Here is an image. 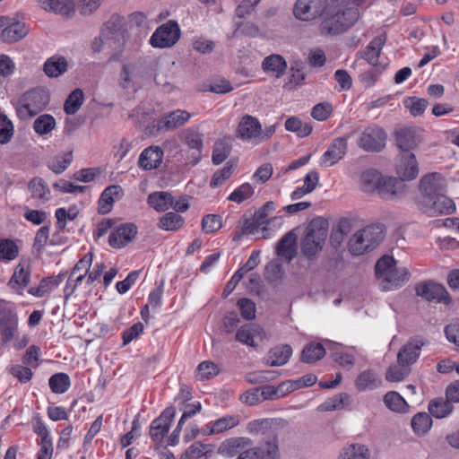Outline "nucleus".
<instances>
[{
  "mask_svg": "<svg viewBox=\"0 0 459 459\" xmlns=\"http://www.w3.org/2000/svg\"><path fill=\"white\" fill-rule=\"evenodd\" d=\"M164 152L157 145L145 148L138 159V166L143 170H152L160 167L163 160Z\"/></svg>",
  "mask_w": 459,
  "mask_h": 459,
  "instance_id": "nucleus-22",
  "label": "nucleus"
},
{
  "mask_svg": "<svg viewBox=\"0 0 459 459\" xmlns=\"http://www.w3.org/2000/svg\"><path fill=\"white\" fill-rule=\"evenodd\" d=\"M19 247L9 238L0 239V261L10 262L19 255Z\"/></svg>",
  "mask_w": 459,
  "mask_h": 459,
  "instance_id": "nucleus-44",
  "label": "nucleus"
},
{
  "mask_svg": "<svg viewBox=\"0 0 459 459\" xmlns=\"http://www.w3.org/2000/svg\"><path fill=\"white\" fill-rule=\"evenodd\" d=\"M84 100L83 92L81 89L74 90L64 104V110L68 115L75 114L82 107Z\"/></svg>",
  "mask_w": 459,
  "mask_h": 459,
  "instance_id": "nucleus-47",
  "label": "nucleus"
},
{
  "mask_svg": "<svg viewBox=\"0 0 459 459\" xmlns=\"http://www.w3.org/2000/svg\"><path fill=\"white\" fill-rule=\"evenodd\" d=\"M410 373V368L405 365H392L385 373V379L390 382H400Z\"/></svg>",
  "mask_w": 459,
  "mask_h": 459,
  "instance_id": "nucleus-56",
  "label": "nucleus"
},
{
  "mask_svg": "<svg viewBox=\"0 0 459 459\" xmlns=\"http://www.w3.org/2000/svg\"><path fill=\"white\" fill-rule=\"evenodd\" d=\"M260 124L259 120L251 115L243 116L238 122L236 136L244 142L258 144Z\"/></svg>",
  "mask_w": 459,
  "mask_h": 459,
  "instance_id": "nucleus-14",
  "label": "nucleus"
},
{
  "mask_svg": "<svg viewBox=\"0 0 459 459\" xmlns=\"http://www.w3.org/2000/svg\"><path fill=\"white\" fill-rule=\"evenodd\" d=\"M260 459H277L278 458V444L275 437L266 441V443L259 448Z\"/></svg>",
  "mask_w": 459,
  "mask_h": 459,
  "instance_id": "nucleus-63",
  "label": "nucleus"
},
{
  "mask_svg": "<svg viewBox=\"0 0 459 459\" xmlns=\"http://www.w3.org/2000/svg\"><path fill=\"white\" fill-rule=\"evenodd\" d=\"M264 278L270 283L279 282L283 275L284 270L282 265L278 261L269 262L264 268Z\"/></svg>",
  "mask_w": 459,
  "mask_h": 459,
  "instance_id": "nucleus-52",
  "label": "nucleus"
},
{
  "mask_svg": "<svg viewBox=\"0 0 459 459\" xmlns=\"http://www.w3.org/2000/svg\"><path fill=\"white\" fill-rule=\"evenodd\" d=\"M102 37L110 43L117 46L123 45L127 39L125 20L119 15H112L101 27Z\"/></svg>",
  "mask_w": 459,
  "mask_h": 459,
  "instance_id": "nucleus-9",
  "label": "nucleus"
},
{
  "mask_svg": "<svg viewBox=\"0 0 459 459\" xmlns=\"http://www.w3.org/2000/svg\"><path fill=\"white\" fill-rule=\"evenodd\" d=\"M325 354L324 346L320 343H309L303 348L301 359L306 363H314Z\"/></svg>",
  "mask_w": 459,
  "mask_h": 459,
  "instance_id": "nucleus-46",
  "label": "nucleus"
},
{
  "mask_svg": "<svg viewBox=\"0 0 459 459\" xmlns=\"http://www.w3.org/2000/svg\"><path fill=\"white\" fill-rule=\"evenodd\" d=\"M66 70L67 61L63 56H51L44 64V72L48 77H58Z\"/></svg>",
  "mask_w": 459,
  "mask_h": 459,
  "instance_id": "nucleus-36",
  "label": "nucleus"
},
{
  "mask_svg": "<svg viewBox=\"0 0 459 459\" xmlns=\"http://www.w3.org/2000/svg\"><path fill=\"white\" fill-rule=\"evenodd\" d=\"M385 65H377L372 66L370 69L364 71L359 75L360 82L366 86V87H371L373 86L376 82L378 80L380 74L385 70Z\"/></svg>",
  "mask_w": 459,
  "mask_h": 459,
  "instance_id": "nucleus-58",
  "label": "nucleus"
},
{
  "mask_svg": "<svg viewBox=\"0 0 459 459\" xmlns=\"http://www.w3.org/2000/svg\"><path fill=\"white\" fill-rule=\"evenodd\" d=\"M428 105L427 100L417 97H410L404 100V106L410 109L411 114L414 117L422 115Z\"/></svg>",
  "mask_w": 459,
  "mask_h": 459,
  "instance_id": "nucleus-59",
  "label": "nucleus"
},
{
  "mask_svg": "<svg viewBox=\"0 0 459 459\" xmlns=\"http://www.w3.org/2000/svg\"><path fill=\"white\" fill-rule=\"evenodd\" d=\"M285 129L289 132H293L299 137H306L312 132V126L310 123H303L299 117H291L285 121Z\"/></svg>",
  "mask_w": 459,
  "mask_h": 459,
  "instance_id": "nucleus-43",
  "label": "nucleus"
},
{
  "mask_svg": "<svg viewBox=\"0 0 459 459\" xmlns=\"http://www.w3.org/2000/svg\"><path fill=\"white\" fill-rule=\"evenodd\" d=\"M137 228L133 223H126L113 230L108 237V244L114 248H122L136 236Z\"/></svg>",
  "mask_w": 459,
  "mask_h": 459,
  "instance_id": "nucleus-18",
  "label": "nucleus"
},
{
  "mask_svg": "<svg viewBox=\"0 0 459 459\" xmlns=\"http://www.w3.org/2000/svg\"><path fill=\"white\" fill-rule=\"evenodd\" d=\"M386 134L377 126H368L361 133L358 145L365 152H378L385 146Z\"/></svg>",
  "mask_w": 459,
  "mask_h": 459,
  "instance_id": "nucleus-8",
  "label": "nucleus"
},
{
  "mask_svg": "<svg viewBox=\"0 0 459 459\" xmlns=\"http://www.w3.org/2000/svg\"><path fill=\"white\" fill-rule=\"evenodd\" d=\"M277 255L290 262L297 254V236L293 231L285 234L278 242L276 247Z\"/></svg>",
  "mask_w": 459,
  "mask_h": 459,
  "instance_id": "nucleus-30",
  "label": "nucleus"
},
{
  "mask_svg": "<svg viewBox=\"0 0 459 459\" xmlns=\"http://www.w3.org/2000/svg\"><path fill=\"white\" fill-rule=\"evenodd\" d=\"M28 187L33 198L42 203H46L51 199L50 189L41 178H33L30 181Z\"/></svg>",
  "mask_w": 459,
  "mask_h": 459,
  "instance_id": "nucleus-35",
  "label": "nucleus"
},
{
  "mask_svg": "<svg viewBox=\"0 0 459 459\" xmlns=\"http://www.w3.org/2000/svg\"><path fill=\"white\" fill-rule=\"evenodd\" d=\"M219 366L211 360L201 362L196 368L195 377L200 380H207L216 377L220 373Z\"/></svg>",
  "mask_w": 459,
  "mask_h": 459,
  "instance_id": "nucleus-48",
  "label": "nucleus"
},
{
  "mask_svg": "<svg viewBox=\"0 0 459 459\" xmlns=\"http://www.w3.org/2000/svg\"><path fill=\"white\" fill-rule=\"evenodd\" d=\"M144 66L140 62L125 64L119 74V85L123 89L136 88L144 77Z\"/></svg>",
  "mask_w": 459,
  "mask_h": 459,
  "instance_id": "nucleus-11",
  "label": "nucleus"
},
{
  "mask_svg": "<svg viewBox=\"0 0 459 459\" xmlns=\"http://www.w3.org/2000/svg\"><path fill=\"white\" fill-rule=\"evenodd\" d=\"M365 0H297L294 16L300 21L323 17L318 30L322 36H337L352 27L359 18L358 7Z\"/></svg>",
  "mask_w": 459,
  "mask_h": 459,
  "instance_id": "nucleus-1",
  "label": "nucleus"
},
{
  "mask_svg": "<svg viewBox=\"0 0 459 459\" xmlns=\"http://www.w3.org/2000/svg\"><path fill=\"white\" fill-rule=\"evenodd\" d=\"M49 102L48 94L41 89H33L25 92L21 99L19 113L35 116L43 110Z\"/></svg>",
  "mask_w": 459,
  "mask_h": 459,
  "instance_id": "nucleus-5",
  "label": "nucleus"
},
{
  "mask_svg": "<svg viewBox=\"0 0 459 459\" xmlns=\"http://www.w3.org/2000/svg\"><path fill=\"white\" fill-rule=\"evenodd\" d=\"M252 445V441L248 437H230L222 441L218 448V453L223 456L233 457L240 450L247 448Z\"/></svg>",
  "mask_w": 459,
  "mask_h": 459,
  "instance_id": "nucleus-28",
  "label": "nucleus"
},
{
  "mask_svg": "<svg viewBox=\"0 0 459 459\" xmlns=\"http://www.w3.org/2000/svg\"><path fill=\"white\" fill-rule=\"evenodd\" d=\"M191 117V114L183 109H176L157 119L153 127L157 133L172 131L185 125Z\"/></svg>",
  "mask_w": 459,
  "mask_h": 459,
  "instance_id": "nucleus-15",
  "label": "nucleus"
},
{
  "mask_svg": "<svg viewBox=\"0 0 459 459\" xmlns=\"http://www.w3.org/2000/svg\"><path fill=\"white\" fill-rule=\"evenodd\" d=\"M30 267L28 264L20 262L14 268L13 273L7 285L18 295H23L24 290L30 282Z\"/></svg>",
  "mask_w": 459,
  "mask_h": 459,
  "instance_id": "nucleus-17",
  "label": "nucleus"
},
{
  "mask_svg": "<svg viewBox=\"0 0 459 459\" xmlns=\"http://www.w3.org/2000/svg\"><path fill=\"white\" fill-rule=\"evenodd\" d=\"M18 329V316L13 311H7L0 317V333L4 342L12 341Z\"/></svg>",
  "mask_w": 459,
  "mask_h": 459,
  "instance_id": "nucleus-31",
  "label": "nucleus"
},
{
  "mask_svg": "<svg viewBox=\"0 0 459 459\" xmlns=\"http://www.w3.org/2000/svg\"><path fill=\"white\" fill-rule=\"evenodd\" d=\"M180 38V29L177 22L169 21L160 26L152 35L150 43L154 48H169Z\"/></svg>",
  "mask_w": 459,
  "mask_h": 459,
  "instance_id": "nucleus-7",
  "label": "nucleus"
},
{
  "mask_svg": "<svg viewBox=\"0 0 459 459\" xmlns=\"http://www.w3.org/2000/svg\"><path fill=\"white\" fill-rule=\"evenodd\" d=\"M231 144L227 139H220L214 143L212 161L214 165L222 163L230 154Z\"/></svg>",
  "mask_w": 459,
  "mask_h": 459,
  "instance_id": "nucleus-42",
  "label": "nucleus"
},
{
  "mask_svg": "<svg viewBox=\"0 0 459 459\" xmlns=\"http://www.w3.org/2000/svg\"><path fill=\"white\" fill-rule=\"evenodd\" d=\"M415 290L418 296L430 302L446 305L452 302V298L446 288L442 284L434 281L422 282L417 285Z\"/></svg>",
  "mask_w": 459,
  "mask_h": 459,
  "instance_id": "nucleus-10",
  "label": "nucleus"
},
{
  "mask_svg": "<svg viewBox=\"0 0 459 459\" xmlns=\"http://www.w3.org/2000/svg\"><path fill=\"white\" fill-rule=\"evenodd\" d=\"M369 449L365 445L351 444L342 449L339 459H369Z\"/></svg>",
  "mask_w": 459,
  "mask_h": 459,
  "instance_id": "nucleus-37",
  "label": "nucleus"
},
{
  "mask_svg": "<svg viewBox=\"0 0 459 459\" xmlns=\"http://www.w3.org/2000/svg\"><path fill=\"white\" fill-rule=\"evenodd\" d=\"M327 237V223L321 218L313 220L307 230L302 240L301 249L303 254L311 257L316 255L323 247Z\"/></svg>",
  "mask_w": 459,
  "mask_h": 459,
  "instance_id": "nucleus-4",
  "label": "nucleus"
},
{
  "mask_svg": "<svg viewBox=\"0 0 459 459\" xmlns=\"http://www.w3.org/2000/svg\"><path fill=\"white\" fill-rule=\"evenodd\" d=\"M124 191L119 185H112L104 189L99 199L98 211L101 214L108 213L116 200L123 196Z\"/></svg>",
  "mask_w": 459,
  "mask_h": 459,
  "instance_id": "nucleus-27",
  "label": "nucleus"
},
{
  "mask_svg": "<svg viewBox=\"0 0 459 459\" xmlns=\"http://www.w3.org/2000/svg\"><path fill=\"white\" fill-rule=\"evenodd\" d=\"M453 409L452 402H449L446 398V400L443 398L434 399L429 403V413L437 419L448 416Z\"/></svg>",
  "mask_w": 459,
  "mask_h": 459,
  "instance_id": "nucleus-38",
  "label": "nucleus"
},
{
  "mask_svg": "<svg viewBox=\"0 0 459 459\" xmlns=\"http://www.w3.org/2000/svg\"><path fill=\"white\" fill-rule=\"evenodd\" d=\"M426 201H417V207L423 213L429 216L438 214H450L455 210L454 201L441 192Z\"/></svg>",
  "mask_w": 459,
  "mask_h": 459,
  "instance_id": "nucleus-6",
  "label": "nucleus"
},
{
  "mask_svg": "<svg viewBox=\"0 0 459 459\" xmlns=\"http://www.w3.org/2000/svg\"><path fill=\"white\" fill-rule=\"evenodd\" d=\"M240 423V417L237 414H230L222 416L214 421H212L210 425H206L203 431L205 435L212 436L216 434H221L225 431L232 429L238 426Z\"/></svg>",
  "mask_w": 459,
  "mask_h": 459,
  "instance_id": "nucleus-24",
  "label": "nucleus"
},
{
  "mask_svg": "<svg viewBox=\"0 0 459 459\" xmlns=\"http://www.w3.org/2000/svg\"><path fill=\"white\" fill-rule=\"evenodd\" d=\"M397 184L398 181L394 178L382 177L376 190L382 198H391L397 192Z\"/></svg>",
  "mask_w": 459,
  "mask_h": 459,
  "instance_id": "nucleus-50",
  "label": "nucleus"
},
{
  "mask_svg": "<svg viewBox=\"0 0 459 459\" xmlns=\"http://www.w3.org/2000/svg\"><path fill=\"white\" fill-rule=\"evenodd\" d=\"M260 230H262V238H265L267 237L265 232H267L268 230L266 226H264V222L258 221L255 215L251 218L244 217L242 219L241 233L243 235L255 236L259 233Z\"/></svg>",
  "mask_w": 459,
  "mask_h": 459,
  "instance_id": "nucleus-41",
  "label": "nucleus"
},
{
  "mask_svg": "<svg viewBox=\"0 0 459 459\" xmlns=\"http://www.w3.org/2000/svg\"><path fill=\"white\" fill-rule=\"evenodd\" d=\"M276 209V204L273 201L266 202L260 209L255 212L254 215L257 218L258 221L264 222V226H266L268 230V226L272 221L277 219V217H273L271 219H267L268 215L273 212Z\"/></svg>",
  "mask_w": 459,
  "mask_h": 459,
  "instance_id": "nucleus-60",
  "label": "nucleus"
},
{
  "mask_svg": "<svg viewBox=\"0 0 459 459\" xmlns=\"http://www.w3.org/2000/svg\"><path fill=\"white\" fill-rule=\"evenodd\" d=\"M384 403L390 410L396 412H405L408 407L407 403L397 392L391 391L384 396Z\"/></svg>",
  "mask_w": 459,
  "mask_h": 459,
  "instance_id": "nucleus-51",
  "label": "nucleus"
},
{
  "mask_svg": "<svg viewBox=\"0 0 459 459\" xmlns=\"http://www.w3.org/2000/svg\"><path fill=\"white\" fill-rule=\"evenodd\" d=\"M394 139L397 147L403 153H411L410 151L417 148L420 142L419 130L416 127H403L396 130Z\"/></svg>",
  "mask_w": 459,
  "mask_h": 459,
  "instance_id": "nucleus-19",
  "label": "nucleus"
},
{
  "mask_svg": "<svg viewBox=\"0 0 459 459\" xmlns=\"http://www.w3.org/2000/svg\"><path fill=\"white\" fill-rule=\"evenodd\" d=\"M48 385L53 393L64 394L69 389L71 380L65 373H56L50 377Z\"/></svg>",
  "mask_w": 459,
  "mask_h": 459,
  "instance_id": "nucleus-45",
  "label": "nucleus"
},
{
  "mask_svg": "<svg viewBox=\"0 0 459 459\" xmlns=\"http://www.w3.org/2000/svg\"><path fill=\"white\" fill-rule=\"evenodd\" d=\"M234 167L235 165L232 163V161L227 162L221 169L217 170L213 174L210 182V186L212 187H218L221 186L227 179L230 178L234 170Z\"/></svg>",
  "mask_w": 459,
  "mask_h": 459,
  "instance_id": "nucleus-55",
  "label": "nucleus"
},
{
  "mask_svg": "<svg viewBox=\"0 0 459 459\" xmlns=\"http://www.w3.org/2000/svg\"><path fill=\"white\" fill-rule=\"evenodd\" d=\"M172 195L167 192H154L148 195L147 202L157 212H164L169 208Z\"/></svg>",
  "mask_w": 459,
  "mask_h": 459,
  "instance_id": "nucleus-40",
  "label": "nucleus"
},
{
  "mask_svg": "<svg viewBox=\"0 0 459 459\" xmlns=\"http://www.w3.org/2000/svg\"><path fill=\"white\" fill-rule=\"evenodd\" d=\"M40 7L48 12L69 15L74 11L73 0H39Z\"/></svg>",
  "mask_w": 459,
  "mask_h": 459,
  "instance_id": "nucleus-33",
  "label": "nucleus"
},
{
  "mask_svg": "<svg viewBox=\"0 0 459 459\" xmlns=\"http://www.w3.org/2000/svg\"><path fill=\"white\" fill-rule=\"evenodd\" d=\"M396 173L402 180L414 179L419 174V167L413 153H403L396 165Z\"/></svg>",
  "mask_w": 459,
  "mask_h": 459,
  "instance_id": "nucleus-23",
  "label": "nucleus"
},
{
  "mask_svg": "<svg viewBox=\"0 0 459 459\" xmlns=\"http://www.w3.org/2000/svg\"><path fill=\"white\" fill-rule=\"evenodd\" d=\"M385 42V35H378L375 37L367 46V48L359 52L357 55H359L360 57L367 60V62L372 65H385L386 64H382L378 62L383 46Z\"/></svg>",
  "mask_w": 459,
  "mask_h": 459,
  "instance_id": "nucleus-25",
  "label": "nucleus"
},
{
  "mask_svg": "<svg viewBox=\"0 0 459 459\" xmlns=\"http://www.w3.org/2000/svg\"><path fill=\"white\" fill-rule=\"evenodd\" d=\"M273 168L271 163H264L257 168L252 176V180L257 184H264L272 177Z\"/></svg>",
  "mask_w": 459,
  "mask_h": 459,
  "instance_id": "nucleus-64",
  "label": "nucleus"
},
{
  "mask_svg": "<svg viewBox=\"0 0 459 459\" xmlns=\"http://www.w3.org/2000/svg\"><path fill=\"white\" fill-rule=\"evenodd\" d=\"M184 218L177 212H169L160 218L158 227L168 231H175L184 225Z\"/></svg>",
  "mask_w": 459,
  "mask_h": 459,
  "instance_id": "nucleus-39",
  "label": "nucleus"
},
{
  "mask_svg": "<svg viewBox=\"0 0 459 459\" xmlns=\"http://www.w3.org/2000/svg\"><path fill=\"white\" fill-rule=\"evenodd\" d=\"M376 275L380 280L383 290L390 291L402 287L409 280L405 267H396L392 256L384 255L376 264Z\"/></svg>",
  "mask_w": 459,
  "mask_h": 459,
  "instance_id": "nucleus-2",
  "label": "nucleus"
},
{
  "mask_svg": "<svg viewBox=\"0 0 459 459\" xmlns=\"http://www.w3.org/2000/svg\"><path fill=\"white\" fill-rule=\"evenodd\" d=\"M2 28L1 38L8 43L21 40L29 33V28L25 23L20 22L11 23L8 17L7 23Z\"/></svg>",
  "mask_w": 459,
  "mask_h": 459,
  "instance_id": "nucleus-29",
  "label": "nucleus"
},
{
  "mask_svg": "<svg viewBox=\"0 0 459 459\" xmlns=\"http://www.w3.org/2000/svg\"><path fill=\"white\" fill-rule=\"evenodd\" d=\"M347 150L348 139L346 137L333 139L320 158V167L329 168L335 165L345 156Z\"/></svg>",
  "mask_w": 459,
  "mask_h": 459,
  "instance_id": "nucleus-13",
  "label": "nucleus"
},
{
  "mask_svg": "<svg viewBox=\"0 0 459 459\" xmlns=\"http://www.w3.org/2000/svg\"><path fill=\"white\" fill-rule=\"evenodd\" d=\"M445 178L441 174L433 172L423 176L420 181V196L417 201H426L432 196L445 192Z\"/></svg>",
  "mask_w": 459,
  "mask_h": 459,
  "instance_id": "nucleus-12",
  "label": "nucleus"
},
{
  "mask_svg": "<svg viewBox=\"0 0 459 459\" xmlns=\"http://www.w3.org/2000/svg\"><path fill=\"white\" fill-rule=\"evenodd\" d=\"M175 413L174 408H167L158 418L152 420L150 426V436L153 442H161L165 435L169 432Z\"/></svg>",
  "mask_w": 459,
  "mask_h": 459,
  "instance_id": "nucleus-16",
  "label": "nucleus"
},
{
  "mask_svg": "<svg viewBox=\"0 0 459 459\" xmlns=\"http://www.w3.org/2000/svg\"><path fill=\"white\" fill-rule=\"evenodd\" d=\"M424 342L414 338L407 342L398 351L397 363L410 368L419 359Z\"/></svg>",
  "mask_w": 459,
  "mask_h": 459,
  "instance_id": "nucleus-21",
  "label": "nucleus"
},
{
  "mask_svg": "<svg viewBox=\"0 0 459 459\" xmlns=\"http://www.w3.org/2000/svg\"><path fill=\"white\" fill-rule=\"evenodd\" d=\"M291 354L292 348L290 345L276 346L268 351L264 364L268 367L282 366L288 362Z\"/></svg>",
  "mask_w": 459,
  "mask_h": 459,
  "instance_id": "nucleus-32",
  "label": "nucleus"
},
{
  "mask_svg": "<svg viewBox=\"0 0 459 459\" xmlns=\"http://www.w3.org/2000/svg\"><path fill=\"white\" fill-rule=\"evenodd\" d=\"M381 379L371 369L362 371L356 378L355 385L360 392L374 390L381 385Z\"/></svg>",
  "mask_w": 459,
  "mask_h": 459,
  "instance_id": "nucleus-34",
  "label": "nucleus"
},
{
  "mask_svg": "<svg viewBox=\"0 0 459 459\" xmlns=\"http://www.w3.org/2000/svg\"><path fill=\"white\" fill-rule=\"evenodd\" d=\"M431 424V418L425 412L416 414L411 420V428L417 435L427 433Z\"/></svg>",
  "mask_w": 459,
  "mask_h": 459,
  "instance_id": "nucleus-54",
  "label": "nucleus"
},
{
  "mask_svg": "<svg viewBox=\"0 0 459 459\" xmlns=\"http://www.w3.org/2000/svg\"><path fill=\"white\" fill-rule=\"evenodd\" d=\"M78 216V211L76 208H58L56 211V225L58 229L64 230L66 226V221H74Z\"/></svg>",
  "mask_w": 459,
  "mask_h": 459,
  "instance_id": "nucleus-62",
  "label": "nucleus"
},
{
  "mask_svg": "<svg viewBox=\"0 0 459 459\" xmlns=\"http://www.w3.org/2000/svg\"><path fill=\"white\" fill-rule=\"evenodd\" d=\"M265 338L263 328L255 324H247L241 326L236 333V340L247 346L257 347Z\"/></svg>",
  "mask_w": 459,
  "mask_h": 459,
  "instance_id": "nucleus-20",
  "label": "nucleus"
},
{
  "mask_svg": "<svg viewBox=\"0 0 459 459\" xmlns=\"http://www.w3.org/2000/svg\"><path fill=\"white\" fill-rule=\"evenodd\" d=\"M255 194L254 186L249 183H244L237 187L228 197V200L241 204L244 201L251 198Z\"/></svg>",
  "mask_w": 459,
  "mask_h": 459,
  "instance_id": "nucleus-53",
  "label": "nucleus"
},
{
  "mask_svg": "<svg viewBox=\"0 0 459 459\" xmlns=\"http://www.w3.org/2000/svg\"><path fill=\"white\" fill-rule=\"evenodd\" d=\"M385 237L383 228L379 225H368L357 231L349 240V251L353 255H361L376 248Z\"/></svg>",
  "mask_w": 459,
  "mask_h": 459,
  "instance_id": "nucleus-3",
  "label": "nucleus"
},
{
  "mask_svg": "<svg viewBox=\"0 0 459 459\" xmlns=\"http://www.w3.org/2000/svg\"><path fill=\"white\" fill-rule=\"evenodd\" d=\"M381 176L375 169H368L361 174L360 180L364 190L367 192L376 190Z\"/></svg>",
  "mask_w": 459,
  "mask_h": 459,
  "instance_id": "nucleus-57",
  "label": "nucleus"
},
{
  "mask_svg": "<svg viewBox=\"0 0 459 459\" xmlns=\"http://www.w3.org/2000/svg\"><path fill=\"white\" fill-rule=\"evenodd\" d=\"M56 126L55 118L48 114L39 116L34 123L33 129L39 135H45L49 134Z\"/></svg>",
  "mask_w": 459,
  "mask_h": 459,
  "instance_id": "nucleus-49",
  "label": "nucleus"
},
{
  "mask_svg": "<svg viewBox=\"0 0 459 459\" xmlns=\"http://www.w3.org/2000/svg\"><path fill=\"white\" fill-rule=\"evenodd\" d=\"M287 62L279 54H272L264 57L262 62L263 71L274 78H281L287 70Z\"/></svg>",
  "mask_w": 459,
  "mask_h": 459,
  "instance_id": "nucleus-26",
  "label": "nucleus"
},
{
  "mask_svg": "<svg viewBox=\"0 0 459 459\" xmlns=\"http://www.w3.org/2000/svg\"><path fill=\"white\" fill-rule=\"evenodd\" d=\"M222 227L221 217L216 214H207L202 220V229L207 233H214Z\"/></svg>",
  "mask_w": 459,
  "mask_h": 459,
  "instance_id": "nucleus-61",
  "label": "nucleus"
}]
</instances>
